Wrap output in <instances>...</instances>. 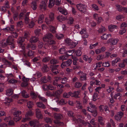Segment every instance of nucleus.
<instances>
[{
  "instance_id": "f257e3e1",
  "label": "nucleus",
  "mask_w": 127,
  "mask_h": 127,
  "mask_svg": "<svg viewBox=\"0 0 127 127\" xmlns=\"http://www.w3.org/2000/svg\"><path fill=\"white\" fill-rule=\"evenodd\" d=\"M76 7L78 10L81 12L85 13L87 10V6L82 4H79L76 5Z\"/></svg>"
},
{
  "instance_id": "f03ea898",
  "label": "nucleus",
  "mask_w": 127,
  "mask_h": 127,
  "mask_svg": "<svg viewBox=\"0 0 127 127\" xmlns=\"http://www.w3.org/2000/svg\"><path fill=\"white\" fill-rule=\"evenodd\" d=\"M61 0H49L48 7L50 8H52L54 5H59L60 4Z\"/></svg>"
},
{
  "instance_id": "7ed1b4c3",
  "label": "nucleus",
  "mask_w": 127,
  "mask_h": 127,
  "mask_svg": "<svg viewBox=\"0 0 127 127\" xmlns=\"http://www.w3.org/2000/svg\"><path fill=\"white\" fill-rule=\"evenodd\" d=\"M11 112L13 113V115L15 117H17L19 116L22 113L21 111L18 110L16 108H12L11 110Z\"/></svg>"
},
{
  "instance_id": "20e7f679",
  "label": "nucleus",
  "mask_w": 127,
  "mask_h": 127,
  "mask_svg": "<svg viewBox=\"0 0 127 127\" xmlns=\"http://www.w3.org/2000/svg\"><path fill=\"white\" fill-rule=\"evenodd\" d=\"M48 0H44L41 1L39 6V8L42 11L45 10L46 9V3Z\"/></svg>"
},
{
  "instance_id": "39448f33",
  "label": "nucleus",
  "mask_w": 127,
  "mask_h": 127,
  "mask_svg": "<svg viewBox=\"0 0 127 127\" xmlns=\"http://www.w3.org/2000/svg\"><path fill=\"white\" fill-rule=\"evenodd\" d=\"M72 61L71 60L69 59L65 62H63L61 64V66L62 68H64L65 67L70 66L71 64Z\"/></svg>"
},
{
  "instance_id": "423d86ee",
  "label": "nucleus",
  "mask_w": 127,
  "mask_h": 127,
  "mask_svg": "<svg viewBox=\"0 0 127 127\" xmlns=\"http://www.w3.org/2000/svg\"><path fill=\"white\" fill-rule=\"evenodd\" d=\"M118 41V39L112 38L109 39L107 41L106 43L107 44L110 43V45H114L116 44Z\"/></svg>"
},
{
  "instance_id": "0eeeda50",
  "label": "nucleus",
  "mask_w": 127,
  "mask_h": 127,
  "mask_svg": "<svg viewBox=\"0 0 127 127\" xmlns=\"http://www.w3.org/2000/svg\"><path fill=\"white\" fill-rule=\"evenodd\" d=\"M80 33L81 34H83L82 35V37L83 38H86L88 37L89 36V34L86 31V29H83L80 32Z\"/></svg>"
},
{
  "instance_id": "6e6552de",
  "label": "nucleus",
  "mask_w": 127,
  "mask_h": 127,
  "mask_svg": "<svg viewBox=\"0 0 127 127\" xmlns=\"http://www.w3.org/2000/svg\"><path fill=\"white\" fill-rule=\"evenodd\" d=\"M80 75V80L81 81L86 80L87 79L86 74L84 73L80 72L78 73Z\"/></svg>"
},
{
  "instance_id": "1a4fd4ad",
  "label": "nucleus",
  "mask_w": 127,
  "mask_h": 127,
  "mask_svg": "<svg viewBox=\"0 0 127 127\" xmlns=\"http://www.w3.org/2000/svg\"><path fill=\"white\" fill-rule=\"evenodd\" d=\"M79 93L80 92L78 91L74 92L73 93H72L71 92H69V93L70 96L76 98L79 97L78 96L79 94Z\"/></svg>"
},
{
  "instance_id": "9d476101",
  "label": "nucleus",
  "mask_w": 127,
  "mask_h": 127,
  "mask_svg": "<svg viewBox=\"0 0 127 127\" xmlns=\"http://www.w3.org/2000/svg\"><path fill=\"white\" fill-rule=\"evenodd\" d=\"M29 123L31 127H34L38 124V121L37 120H34L30 121Z\"/></svg>"
},
{
  "instance_id": "9b49d317",
  "label": "nucleus",
  "mask_w": 127,
  "mask_h": 127,
  "mask_svg": "<svg viewBox=\"0 0 127 127\" xmlns=\"http://www.w3.org/2000/svg\"><path fill=\"white\" fill-rule=\"evenodd\" d=\"M38 40V38L35 36H32L30 39V42L32 43H35Z\"/></svg>"
},
{
  "instance_id": "f8f14e48",
  "label": "nucleus",
  "mask_w": 127,
  "mask_h": 127,
  "mask_svg": "<svg viewBox=\"0 0 127 127\" xmlns=\"http://www.w3.org/2000/svg\"><path fill=\"white\" fill-rule=\"evenodd\" d=\"M35 111L37 117L38 119L42 118V115L39 109H36Z\"/></svg>"
},
{
  "instance_id": "ddd939ff",
  "label": "nucleus",
  "mask_w": 127,
  "mask_h": 127,
  "mask_svg": "<svg viewBox=\"0 0 127 127\" xmlns=\"http://www.w3.org/2000/svg\"><path fill=\"white\" fill-rule=\"evenodd\" d=\"M6 41L8 43V45L14 43V39L12 36H9Z\"/></svg>"
},
{
  "instance_id": "4468645a",
  "label": "nucleus",
  "mask_w": 127,
  "mask_h": 127,
  "mask_svg": "<svg viewBox=\"0 0 127 127\" xmlns=\"http://www.w3.org/2000/svg\"><path fill=\"white\" fill-rule=\"evenodd\" d=\"M58 10L59 12L64 15H66L67 14V11L65 9H63L61 7H59L58 8Z\"/></svg>"
},
{
  "instance_id": "2eb2a0df",
  "label": "nucleus",
  "mask_w": 127,
  "mask_h": 127,
  "mask_svg": "<svg viewBox=\"0 0 127 127\" xmlns=\"http://www.w3.org/2000/svg\"><path fill=\"white\" fill-rule=\"evenodd\" d=\"M63 91V90H59L55 92H53V94L54 95H55L56 96H59L62 93Z\"/></svg>"
},
{
  "instance_id": "dca6fc26",
  "label": "nucleus",
  "mask_w": 127,
  "mask_h": 127,
  "mask_svg": "<svg viewBox=\"0 0 127 127\" xmlns=\"http://www.w3.org/2000/svg\"><path fill=\"white\" fill-rule=\"evenodd\" d=\"M13 93V89L12 88L7 89L6 91V94L8 96H10L12 95Z\"/></svg>"
},
{
  "instance_id": "f3484780",
  "label": "nucleus",
  "mask_w": 127,
  "mask_h": 127,
  "mask_svg": "<svg viewBox=\"0 0 127 127\" xmlns=\"http://www.w3.org/2000/svg\"><path fill=\"white\" fill-rule=\"evenodd\" d=\"M109 30L112 32L114 30L117 29L118 28L117 26L116 25H111L108 26Z\"/></svg>"
},
{
  "instance_id": "a211bd4d",
  "label": "nucleus",
  "mask_w": 127,
  "mask_h": 127,
  "mask_svg": "<svg viewBox=\"0 0 127 127\" xmlns=\"http://www.w3.org/2000/svg\"><path fill=\"white\" fill-rule=\"evenodd\" d=\"M25 38L23 37H20L17 41V43L19 45H22V43L24 41Z\"/></svg>"
},
{
  "instance_id": "6ab92c4d",
  "label": "nucleus",
  "mask_w": 127,
  "mask_h": 127,
  "mask_svg": "<svg viewBox=\"0 0 127 127\" xmlns=\"http://www.w3.org/2000/svg\"><path fill=\"white\" fill-rule=\"evenodd\" d=\"M53 116L55 119L60 120L62 117V115L60 114L54 113L53 114Z\"/></svg>"
},
{
  "instance_id": "aec40b11",
  "label": "nucleus",
  "mask_w": 127,
  "mask_h": 127,
  "mask_svg": "<svg viewBox=\"0 0 127 127\" xmlns=\"http://www.w3.org/2000/svg\"><path fill=\"white\" fill-rule=\"evenodd\" d=\"M36 104L37 106L43 109H45L46 108L45 105L41 102H37Z\"/></svg>"
},
{
  "instance_id": "412c9836",
  "label": "nucleus",
  "mask_w": 127,
  "mask_h": 127,
  "mask_svg": "<svg viewBox=\"0 0 127 127\" xmlns=\"http://www.w3.org/2000/svg\"><path fill=\"white\" fill-rule=\"evenodd\" d=\"M26 47L27 49L30 48L33 50H35L36 48V46L35 45L30 44H28Z\"/></svg>"
},
{
  "instance_id": "4be33fe9",
  "label": "nucleus",
  "mask_w": 127,
  "mask_h": 127,
  "mask_svg": "<svg viewBox=\"0 0 127 127\" xmlns=\"http://www.w3.org/2000/svg\"><path fill=\"white\" fill-rule=\"evenodd\" d=\"M8 45V43L6 41L2 40L0 42V45L3 47H5Z\"/></svg>"
},
{
  "instance_id": "5701e85b",
  "label": "nucleus",
  "mask_w": 127,
  "mask_h": 127,
  "mask_svg": "<svg viewBox=\"0 0 127 127\" xmlns=\"http://www.w3.org/2000/svg\"><path fill=\"white\" fill-rule=\"evenodd\" d=\"M53 36L50 33H48L46 35L45 37H44L43 38V40L44 41H47L46 40V39H49L52 38Z\"/></svg>"
},
{
  "instance_id": "b1692460",
  "label": "nucleus",
  "mask_w": 127,
  "mask_h": 127,
  "mask_svg": "<svg viewBox=\"0 0 127 127\" xmlns=\"http://www.w3.org/2000/svg\"><path fill=\"white\" fill-rule=\"evenodd\" d=\"M50 62L51 64L54 65L58 63L59 61L57 59H53L50 60Z\"/></svg>"
},
{
  "instance_id": "393cba45",
  "label": "nucleus",
  "mask_w": 127,
  "mask_h": 127,
  "mask_svg": "<svg viewBox=\"0 0 127 127\" xmlns=\"http://www.w3.org/2000/svg\"><path fill=\"white\" fill-rule=\"evenodd\" d=\"M104 119L101 116H99L98 118V121L99 124L102 126L103 125L104 123L103 122Z\"/></svg>"
},
{
  "instance_id": "a878e982",
  "label": "nucleus",
  "mask_w": 127,
  "mask_h": 127,
  "mask_svg": "<svg viewBox=\"0 0 127 127\" xmlns=\"http://www.w3.org/2000/svg\"><path fill=\"white\" fill-rule=\"evenodd\" d=\"M5 102H4L5 104L8 105L10 103L12 102V100L11 98L7 97L5 98Z\"/></svg>"
},
{
  "instance_id": "bb28decb",
  "label": "nucleus",
  "mask_w": 127,
  "mask_h": 127,
  "mask_svg": "<svg viewBox=\"0 0 127 127\" xmlns=\"http://www.w3.org/2000/svg\"><path fill=\"white\" fill-rule=\"evenodd\" d=\"M44 17V15L43 14L39 16L38 18V23L41 24L43 22Z\"/></svg>"
},
{
  "instance_id": "cd10ccee",
  "label": "nucleus",
  "mask_w": 127,
  "mask_h": 127,
  "mask_svg": "<svg viewBox=\"0 0 127 127\" xmlns=\"http://www.w3.org/2000/svg\"><path fill=\"white\" fill-rule=\"evenodd\" d=\"M21 94L22 96L24 98H27L29 96V95L27 93V92L25 90H23L21 92Z\"/></svg>"
},
{
  "instance_id": "c85d7f7f",
  "label": "nucleus",
  "mask_w": 127,
  "mask_h": 127,
  "mask_svg": "<svg viewBox=\"0 0 127 127\" xmlns=\"http://www.w3.org/2000/svg\"><path fill=\"white\" fill-rule=\"evenodd\" d=\"M31 6L33 10H35L37 8V4L35 1H33L32 3Z\"/></svg>"
},
{
  "instance_id": "c756f323",
  "label": "nucleus",
  "mask_w": 127,
  "mask_h": 127,
  "mask_svg": "<svg viewBox=\"0 0 127 127\" xmlns=\"http://www.w3.org/2000/svg\"><path fill=\"white\" fill-rule=\"evenodd\" d=\"M109 36H111V34H109L106 35V34H103L102 36H101V38L103 40H106Z\"/></svg>"
},
{
  "instance_id": "7c9ffc66",
  "label": "nucleus",
  "mask_w": 127,
  "mask_h": 127,
  "mask_svg": "<svg viewBox=\"0 0 127 127\" xmlns=\"http://www.w3.org/2000/svg\"><path fill=\"white\" fill-rule=\"evenodd\" d=\"M50 59V58L49 57H45L43 58L42 60V62L44 63L48 62Z\"/></svg>"
},
{
  "instance_id": "2f4dec72",
  "label": "nucleus",
  "mask_w": 127,
  "mask_h": 127,
  "mask_svg": "<svg viewBox=\"0 0 127 127\" xmlns=\"http://www.w3.org/2000/svg\"><path fill=\"white\" fill-rule=\"evenodd\" d=\"M52 68L51 70L52 72L54 74H56L57 73H59V72L56 68L55 66H52Z\"/></svg>"
},
{
  "instance_id": "473e14b6",
  "label": "nucleus",
  "mask_w": 127,
  "mask_h": 127,
  "mask_svg": "<svg viewBox=\"0 0 127 127\" xmlns=\"http://www.w3.org/2000/svg\"><path fill=\"white\" fill-rule=\"evenodd\" d=\"M57 19L59 21L62 22L63 20H65V18L62 15H59L57 17Z\"/></svg>"
},
{
  "instance_id": "72a5a7b5",
  "label": "nucleus",
  "mask_w": 127,
  "mask_h": 127,
  "mask_svg": "<svg viewBox=\"0 0 127 127\" xmlns=\"http://www.w3.org/2000/svg\"><path fill=\"white\" fill-rule=\"evenodd\" d=\"M33 115L32 111L31 110H30L27 112L25 114V117H29L31 116H32Z\"/></svg>"
},
{
  "instance_id": "f704fd0d",
  "label": "nucleus",
  "mask_w": 127,
  "mask_h": 127,
  "mask_svg": "<svg viewBox=\"0 0 127 127\" xmlns=\"http://www.w3.org/2000/svg\"><path fill=\"white\" fill-rule=\"evenodd\" d=\"M48 67L47 65H45L43 66L42 68V70L43 72H47L48 71Z\"/></svg>"
},
{
  "instance_id": "c9c22d12",
  "label": "nucleus",
  "mask_w": 127,
  "mask_h": 127,
  "mask_svg": "<svg viewBox=\"0 0 127 127\" xmlns=\"http://www.w3.org/2000/svg\"><path fill=\"white\" fill-rule=\"evenodd\" d=\"M59 51L60 54H65L66 52L64 47H63L62 48H60L59 50Z\"/></svg>"
},
{
  "instance_id": "e433bc0d",
  "label": "nucleus",
  "mask_w": 127,
  "mask_h": 127,
  "mask_svg": "<svg viewBox=\"0 0 127 127\" xmlns=\"http://www.w3.org/2000/svg\"><path fill=\"white\" fill-rule=\"evenodd\" d=\"M76 107L78 109H82V106L79 101H76Z\"/></svg>"
},
{
  "instance_id": "4c0bfd02",
  "label": "nucleus",
  "mask_w": 127,
  "mask_h": 127,
  "mask_svg": "<svg viewBox=\"0 0 127 127\" xmlns=\"http://www.w3.org/2000/svg\"><path fill=\"white\" fill-rule=\"evenodd\" d=\"M82 85L81 83L80 82H76L74 84L75 87L77 88H80Z\"/></svg>"
},
{
  "instance_id": "58836bf2",
  "label": "nucleus",
  "mask_w": 127,
  "mask_h": 127,
  "mask_svg": "<svg viewBox=\"0 0 127 127\" xmlns=\"http://www.w3.org/2000/svg\"><path fill=\"white\" fill-rule=\"evenodd\" d=\"M33 102L32 101H29L27 102V106L29 108H32L33 106Z\"/></svg>"
},
{
  "instance_id": "ea45409f",
  "label": "nucleus",
  "mask_w": 127,
  "mask_h": 127,
  "mask_svg": "<svg viewBox=\"0 0 127 127\" xmlns=\"http://www.w3.org/2000/svg\"><path fill=\"white\" fill-rule=\"evenodd\" d=\"M50 28V31L53 33H55L56 32V29L55 27L50 25L49 26Z\"/></svg>"
},
{
  "instance_id": "a19ab883",
  "label": "nucleus",
  "mask_w": 127,
  "mask_h": 127,
  "mask_svg": "<svg viewBox=\"0 0 127 127\" xmlns=\"http://www.w3.org/2000/svg\"><path fill=\"white\" fill-rule=\"evenodd\" d=\"M121 30L119 31V33L120 35H122L126 32V30L125 28H121Z\"/></svg>"
},
{
  "instance_id": "79ce46f5",
  "label": "nucleus",
  "mask_w": 127,
  "mask_h": 127,
  "mask_svg": "<svg viewBox=\"0 0 127 127\" xmlns=\"http://www.w3.org/2000/svg\"><path fill=\"white\" fill-rule=\"evenodd\" d=\"M34 52L32 51H29L28 53V55L29 57L32 58L33 57L34 55Z\"/></svg>"
},
{
  "instance_id": "37998d69",
  "label": "nucleus",
  "mask_w": 127,
  "mask_h": 127,
  "mask_svg": "<svg viewBox=\"0 0 127 127\" xmlns=\"http://www.w3.org/2000/svg\"><path fill=\"white\" fill-rule=\"evenodd\" d=\"M40 81L42 83H46L47 82L48 80L46 77L44 76L41 78Z\"/></svg>"
},
{
  "instance_id": "c03bdc74",
  "label": "nucleus",
  "mask_w": 127,
  "mask_h": 127,
  "mask_svg": "<svg viewBox=\"0 0 127 127\" xmlns=\"http://www.w3.org/2000/svg\"><path fill=\"white\" fill-rule=\"evenodd\" d=\"M30 96L32 99L36 98L37 95L34 92H31L30 93Z\"/></svg>"
},
{
  "instance_id": "a18cd8bd",
  "label": "nucleus",
  "mask_w": 127,
  "mask_h": 127,
  "mask_svg": "<svg viewBox=\"0 0 127 127\" xmlns=\"http://www.w3.org/2000/svg\"><path fill=\"white\" fill-rule=\"evenodd\" d=\"M67 103V102L65 101L64 99H62L59 101V104L61 105H64Z\"/></svg>"
},
{
  "instance_id": "49530a36",
  "label": "nucleus",
  "mask_w": 127,
  "mask_h": 127,
  "mask_svg": "<svg viewBox=\"0 0 127 127\" xmlns=\"http://www.w3.org/2000/svg\"><path fill=\"white\" fill-rule=\"evenodd\" d=\"M56 87H54L51 84L48 85V90H56Z\"/></svg>"
},
{
  "instance_id": "de8ad7c7",
  "label": "nucleus",
  "mask_w": 127,
  "mask_h": 127,
  "mask_svg": "<svg viewBox=\"0 0 127 127\" xmlns=\"http://www.w3.org/2000/svg\"><path fill=\"white\" fill-rule=\"evenodd\" d=\"M44 120L47 123H51L52 122V119L51 118L48 117H45L44 118Z\"/></svg>"
},
{
  "instance_id": "09e8293b",
  "label": "nucleus",
  "mask_w": 127,
  "mask_h": 127,
  "mask_svg": "<svg viewBox=\"0 0 127 127\" xmlns=\"http://www.w3.org/2000/svg\"><path fill=\"white\" fill-rule=\"evenodd\" d=\"M40 30L37 29L34 31V33L36 36H38L41 34Z\"/></svg>"
},
{
  "instance_id": "8fccbe9b",
  "label": "nucleus",
  "mask_w": 127,
  "mask_h": 127,
  "mask_svg": "<svg viewBox=\"0 0 127 127\" xmlns=\"http://www.w3.org/2000/svg\"><path fill=\"white\" fill-rule=\"evenodd\" d=\"M74 20V19L73 18L70 17L68 19V23L69 24H72L73 23Z\"/></svg>"
},
{
  "instance_id": "3c124183",
  "label": "nucleus",
  "mask_w": 127,
  "mask_h": 127,
  "mask_svg": "<svg viewBox=\"0 0 127 127\" xmlns=\"http://www.w3.org/2000/svg\"><path fill=\"white\" fill-rule=\"evenodd\" d=\"M116 6L118 10L119 11H123V7L121 6L118 5V4H116Z\"/></svg>"
},
{
  "instance_id": "603ef678",
  "label": "nucleus",
  "mask_w": 127,
  "mask_h": 127,
  "mask_svg": "<svg viewBox=\"0 0 127 127\" xmlns=\"http://www.w3.org/2000/svg\"><path fill=\"white\" fill-rule=\"evenodd\" d=\"M106 29L104 27H102L100 28L98 30L99 33H102L103 32L105 31Z\"/></svg>"
},
{
  "instance_id": "864d4df0",
  "label": "nucleus",
  "mask_w": 127,
  "mask_h": 127,
  "mask_svg": "<svg viewBox=\"0 0 127 127\" xmlns=\"http://www.w3.org/2000/svg\"><path fill=\"white\" fill-rule=\"evenodd\" d=\"M17 26L18 27L22 28L23 26V22L22 21L18 22L17 23Z\"/></svg>"
},
{
  "instance_id": "5fc2aeb1",
  "label": "nucleus",
  "mask_w": 127,
  "mask_h": 127,
  "mask_svg": "<svg viewBox=\"0 0 127 127\" xmlns=\"http://www.w3.org/2000/svg\"><path fill=\"white\" fill-rule=\"evenodd\" d=\"M38 97L40 100H41L44 102H45L47 101V99L44 97L39 96H38Z\"/></svg>"
},
{
  "instance_id": "6e6d98bb",
  "label": "nucleus",
  "mask_w": 127,
  "mask_h": 127,
  "mask_svg": "<svg viewBox=\"0 0 127 127\" xmlns=\"http://www.w3.org/2000/svg\"><path fill=\"white\" fill-rule=\"evenodd\" d=\"M122 95L120 93H117L114 96V98L115 99H117L118 98H119Z\"/></svg>"
},
{
  "instance_id": "4d7b16f0",
  "label": "nucleus",
  "mask_w": 127,
  "mask_h": 127,
  "mask_svg": "<svg viewBox=\"0 0 127 127\" xmlns=\"http://www.w3.org/2000/svg\"><path fill=\"white\" fill-rule=\"evenodd\" d=\"M45 95L48 96H53V95L51 94V92L47 91L45 93Z\"/></svg>"
},
{
  "instance_id": "13d9d810",
  "label": "nucleus",
  "mask_w": 127,
  "mask_h": 127,
  "mask_svg": "<svg viewBox=\"0 0 127 127\" xmlns=\"http://www.w3.org/2000/svg\"><path fill=\"white\" fill-rule=\"evenodd\" d=\"M67 58V56L65 55H63L59 57V59L60 60H62V61L66 60Z\"/></svg>"
},
{
  "instance_id": "bf43d9fd",
  "label": "nucleus",
  "mask_w": 127,
  "mask_h": 127,
  "mask_svg": "<svg viewBox=\"0 0 127 127\" xmlns=\"http://www.w3.org/2000/svg\"><path fill=\"white\" fill-rule=\"evenodd\" d=\"M92 6V8L94 10H98L99 9L98 7L95 4H93Z\"/></svg>"
},
{
  "instance_id": "052dcab7",
  "label": "nucleus",
  "mask_w": 127,
  "mask_h": 127,
  "mask_svg": "<svg viewBox=\"0 0 127 127\" xmlns=\"http://www.w3.org/2000/svg\"><path fill=\"white\" fill-rule=\"evenodd\" d=\"M8 82L10 83L13 84L16 83L17 82V81L13 79H11L9 80Z\"/></svg>"
},
{
  "instance_id": "680f3d73",
  "label": "nucleus",
  "mask_w": 127,
  "mask_h": 127,
  "mask_svg": "<svg viewBox=\"0 0 127 127\" xmlns=\"http://www.w3.org/2000/svg\"><path fill=\"white\" fill-rule=\"evenodd\" d=\"M11 120V117L9 116L8 117H6L4 119V120L6 122H8Z\"/></svg>"
},
{
  "instance_id": "e2e57ef3",
  "label": "nucleus",
  "mask_w": 127,
  "mask_h": 127,
  "mask_svg": "<svg viewBox=\"0 0 127 127\" xmlns=\"http://www.w3.org/2000/svg\"><path fill=\"white\" fill-rule=\"evenodd\" d=\"M42 87L44 91H45L48 90V85H43Z\"/></svg>"
},
{
  "instance_id": "0e129e2a",
  "label": "nucleus",
  "mask_w": 127,
  "mask_h": 127,
  "mask_svg": "<svg viewBox=\"0 0 127 127\" xmlns=\"http://www.w3.org/2000/svg\"><path fill=\"white\" fill-rule=\"evenodd\" d=\"M34 25V24L33 22L31 21L29 24V27L30 28H32L33 27Z\"/></svg>"
},
{
  "instance_id": "69168bd1",
  "label": "nucleus",
  "mask_w": 127,
  "mask_h": 127,
  "mask_svg": "<svg viewBox=\"0 0 127 127\" xmlns=\"http://www.w3.org/2000/svg\"><path fill=\"white\" fill-rule=\"evenodd\" d=\"M8 125L9 126H14L15 123L13 121L11 120L8 122Z\"/></svg>"
},
{
  "instance_id": "338daca9",
  "label": "nucleus",
  "mask_w": 127,
  "mask_h": 127,
  "mask_svg": "<svg viewBox=\"0 0 127 127\" xmlns=\"http://www.w3.org/2000/svg\"><path fill=\"white\" fill-rule=\"evenodd\" d=\"M49 18L51 19V20H53L54 19V14L53 13L51 12L49 15Z\"/></svg>"
},
{
  "instance_id": "774afa93",
  "label": "nucleus",
  "mask_w": 127,
  "mask_h": 127,
  "mask_svg": "<svg viewBox=\"0 0 127 127\" xmlns=\"http://www.w3.org/2000/svg\"><path fill=\"white\" fill-rule=\"evenodd\" d=\"M71 42L70 39L68 38H66L65 40V42L69 45H70Z\"/></svg>"
}]
</instances>
